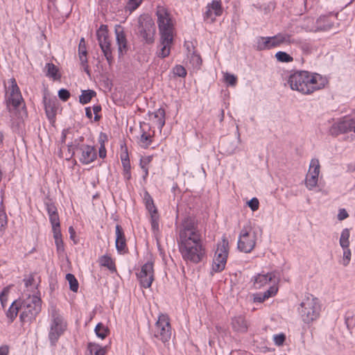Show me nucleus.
<instances>
[{
	"instance_id": "1",
	"label": "nucleus",
	"mask_w": 355,
	"mask_h": 355,
	"mask_svg": "<svg viewBox=\"0 0 355 355\" xmlns=\"http://www.w3.org/2000/svg\"><path fill=\"white\" fill-rule=\"evenodd\" d=\"M178 245L182 258L187 263L198 264L206 257V249L194 218L187 217L182 220Z\"/></svg>"
},
{
	"instance_id": "2",
	"label": "nucleus",
	"mask_w": 355,
	"mask_h": 355,
	"mask_svg": "<svg viewBox=\"0 0 355 355\" xmlns=\"http://www.w3.org/2000/svg\"><path fill=\"white\" fill-rule=\"evenodd\" d=\"M327 79L317 73L308 71H297L289 76L288 84L291 89L304 95H309L323 89Z\"/></svg>"
},
{
	"instance_id": "3",
	"label": "nucleus",
	"mask_w": 355,
	"mask_h": 355,
	"mask_svg": "<svg viewBox=\"0 0 355 355\" xmlns=\"http://www.w3.org/2000/svg\"><path fill=\"white\" fill-rule=\"evenodd\" d=\"M21 313L19 318L21 322H31L35 318L42 309V300L39 295L27 294L24 300H20Z\"/></svg>"
},
{
	"instance_id": "4",
	"label": "nucleus",
	"mask_w": 355,
	"mask_h": 355,
	"mask_svg": "<svg viewBox=\"0 0 355 355\" xmlns=\"http://www.w3.org/2000/svg\"><path fill=\"white\" fill-rule=\"evenodd\" d=\"M302 320L307 324L318 318L320 312L319 300L312 295H306L298 309Z\"/></svg>"
},
{
	"instance_id": "5",
	"label": "nucleus",
	"mask_w": 355,
	"mask_h": 355,
	"mask_svg": "<svg viewBox=\"0 0 355 355\" xmlns=\"http://www.w3.org/2000/svg\"><path fill=\"white\" fill-rule=\"evenodd\" d=\"M227 257L228 241L225 238H223L222 241L217 244V248L212 259L210 270L211 275L220 272L225 269Z\"/></svg>"
},
{
	"instance_id": "6",
	"label": "nucleus",
	"mask_w": 355,
	"mask_h": 355,
	"mask_svg": "<svg viewBox=\"0 0 355 355\" xmlns=\"http://www.w3.org/2000/svg\"><path fill=\"white\" fill-rule=\"evenodd\" d=\"M8 84L6 91L5 103L7 110L10 112L12 109H17L24 103V98L15 78L9 79Z\"/></svg>"
},
{
	"instance_id": "7",
	"label": "nucleus",
	"mask_w": 355,
	"mask_h": 355,
	"mask_svg": "<svg viewBox=\"0 0 355 355\" xmlns=\"http://www.w3.org/2000/svg\"><path fill=\"white\" fill-rule=\"evenodd\" d=\"M156 16L160 35L173 36L174 22L168 9L163 6H157Z\"/></svg>"
},
{
	"instance_id": "8",
	"label": "nucleus",
	"mask_w": 355,
	"mask_h": 355,
	"mask_svg": "<svg viewBox=\"0 0 355 355\" xmlns=\"http://www.w3.org/2000/svg\"><path fill=\"white\" fill-rule=\"evenodd\" d=\"M328 132L334 137L340 134L352 133V135L355 137V113L334 121L329 127Z\"/></svg>"
},
{
	"instance_id": "9",
	"label": "nucleus",
	"mask_w": 355,
	"mask_h": 355,
	"mask_svg": "<svg viewBox=\"0 0 355 355\" xmlns=\"http://www.w3.org/2000/svg\"><path fill=\"white\" fill-rule=\"evenodd\" d=\"M258 239L257 232L251 227H243L237 242V248L245 253H249L254 248Z\"/></svg>"
},
{
	"instance_id": "10",
	"label": "nucleus",
	"mask_w": 355,
	"mask_h": 355,
	"mask_svg": "<svg viewBox=\"0 0 355 355\" xmlns=\"http://www.w3.org/2000/svg\"><path fill=\"white\" fill-rule=\"evenodd\" d=\"M67 329V322L55 309L51 311V320L49 332V338L52 345H55L59 338Z\"/></svg>"
},
{
	"instance_id": "11",
	"label": "nucleus",
	"mask_w": 355,
	"mask_h": 355,
	"mask_svg": "<svg viewBox=\"0 0 355 355\" xmlns=\"http://www.w3.org/2000/svg\"><path fill=\"white\" fill-rule=\"evenodd\" d=\"M97 40L101 49L109 65L113 62L111 41L108 37L106 26L101 25L96 32Z\"/></svg>"
},
{
	"instance_id": "12",
	"label": "nucleus",
	"mask_w": 355,
	"mask_h": 355,
	"mask_svg": "<svg viewBox=\"0 0 355 355\" xmlns=\"http://www.w3.org/2000/svg\"><path fill=\"white\" fill-rule=\"evenodd\" d=\"M154 336L163 343L168 341L171 336V328L169 318L166 315L159 316L155 325Z\"/></svg>"
},
{
	"instance_id": "13",
	"label": "nucleus",
	"mask_w": 355,
	"mask_h": 355,
	"mask_svg": "<svg viewBox=\"0 0 355 355\" xmlns=\"http://www.w3.org/2000/svg\"><path fill=\"white\" fill-rule=\"evenodd\" d=\"M137 277L142 288H148L154 281V261L150 259L144 263L141 270L137 273Z\"/></svg>"
},
{
	"instance_id": "14",
	"label": "nucleus",
	"mask_w": 355,
	"mask_h": 355,
	"mask_svg": "<svg viewBox=\"0 0 355 355\" xmlns=\"http://www.w3.org/2000/svg\"><path fill=\"white\" fill-rule=\"evenodd\" d=\"M320 168V165L319 160L316 158L312 159L305 178V185L309 190H313L318 186Z\"/></svg>"
},
{
	"instance_id": "15",
	"label": "nucleus",
	"mask_w": 355,
	"mask_h": 355,
	"mask_svg": "<svg viewBox=\"0 0 355 355\" xmlns=\"http://www.w3.org/2000/svg\"><path fill=\"white\" fill-rule=\"evenodd\" d=\"M279 281V275L275 272H270L266 274L261 273L254 277V287L256 289H260L267 285L269 282L272 286H277Z\"/></svg>"
},
{
	"instance_id": "16",
	"label": "nucleus",
	"mask_w": 355,
	"mask_h": 355,
	"mask_svg": "<svg viewBox=\"0 0 355 355\" xmlns=\"http://www.w3.org/2000/svg\"><path fill=\"white\" fill-rule=\"evenodd\" d=\"M155 33V24L151 19L145 20L139 23V36L148 44L154 42Z\"/></svg>"
},
{
	"instance_id": "17",
	"label": "nucleus",
	"mask_w": 355,
	"mask_h": 355,
	"mask_svg": "<svg viewBox=\"0 0 355 355\" xmlns=\"http://www.w3.org/2000/svg\"><path fill=\"white\" fill-rule=\"evenodd\" d=\"M78 159L83 164H89L96 158V151L94 146L82 145L78 148Z\"/></svg>"
},
{
	"instance_id": "18",
	"label": "nucleus",
	"mask_w": 355,
	"mask_h": 355,
	"mask_svg": "<svg viewBox=\"0 0 355 355\" xmlns=\"http://www.w3.org/2000/svg\"><path fill=\"white\" fill-rule=\"evenodd\" d=\"M206 11L204 14L205 19L214 21L216 17L220 16L223 13V8L220 0H213L211 3H208L206 7Z\"/></svg>"
},
{
	"instance_id": "19",
	"label": "nucleus",
	"mask_w": 355,
	"mask_h": 355,
	"mask_svg": "<svg viewBox=\"0 0 355 355\" xmlns=\"http://www.w3.org/2000/svg\"><path fill=\"white\" fill-rule=\"evenodd\" d=\"M115 35L119 56L122 57L128 51V42L124 31L121 26H116Z\"/></svg>"
},
{
	"instance_id": "20",
	"label": "nucleus",
	"mask_w": 355,
	"mask_h": 355,
	"mask_svg": "<svg viewBox=\"0 0 355 355\" xmlns=\"http://www.w3.org/2000/svg\"><path fill=\"white\" fill-rule=\"evenodd\" d=\"M272 49L281 46L282 45H291L295 42L292 35L287 33H279L270 37Z\"/></svg>"
},
{
	"instance_id": "21",
	"label": "nucleus",
	"mask_w": 355,
	"mask_h": 355,
	"mask_svg": "<svg viewBox=\"0 0 355 355\" xmlns=\"http://www.w3.org/2000/svg\"><path fill=\"white\" fill-rule=\"evenodd\" d=\"M46 209L47 211L50 223L52 228L60 226V218L57 208L55 204L51 200L44 202Z\"/></svg>"
},
{
	"instance_id": "22",
	"label": "nucleus",
	"mask_w": 355,
	"mask_h": 355,
	"mask_svg": "<svg viewBox=\"0 0 355 355\" xmlns=\"http://www.w3.org/2000/svg\"><path fill=\"white\" fill-rule=\"evenodd\" d=\"M294 41L295 42L292 43V44L297 46L301 49L303 54L309 55L317 51L315 45L313 42L311 40L294 38Z\"/></svg>"
},
{
	"instance_id": "23",
	"label": "nucleus",
	"mask_w": 355,
	"mask_h": 355,
	"mask_svg": "<svg viewBox=\"0 0 355 355\" xmlns=\"http://www.w3.org/2000/svg\"><path fill=\"white\" fill-rule=\"evenodd\" d=\"M173 37L168 35H160L161 49L157 52V55L160 58L167 57L171 52V45L173 42Z\"/></svg>"
},
{
	"instance_id": "24",
	"label": "nucleus",
	"mask_w": 355,
	"mask_h": 355,
	"mask_svg": "<svg viewBox=\"0 0 355 355\" xmlns=\"http://www.w3.org/2000/svg\"><path fill=\"white\" fill-rule=\"evenodd\" d=\"M231 324L233 330L239 333H245L248 329V322L241 315L232 318Z\"/></svg>"
},
{
	"instance_id": "25",
	"label": "nucleus",
	"mask_w": 355,
	"mask_h": 355,
	"mask_svg": "<svg viewBox=\"0 0 355 355\" xmlns=\"http://www.w3.org/2000/svg\"><path fill=\"white\" fill-rule=\"evenodd\" d=\"M116 248L120 254H123L126 252V243L123 231L119 225L116 226Z\"/></svg>"
},
{
	"instance_id": "26",
	"label": "nucleus",
	"mask_w": 355,
	"mask_h": 355,
	"mask_svg": "<svg viewBox=\"0 0 355 355\" xmlns=\"http://www.w3.org/2000/svg\"><path fill=\"white\" fill-rule=\"evenodd\" d=\"M19 311L21 312L20 299L13 301L6 312L8 323H12L15 320Z\"/></svg>"
},
{
	"instance_id": "27",
	"label": "nucleus",
	"mask_w": 355,
	"mask_h": 355,
	"mask_svg": "<svg viewBox=\"0 0 355 355\" xmlns=\"http://www.w3.org/2000/svg\"><path fill=\"white\" fill-rule=\"evenodd\" d=\"M78 55L79 59L80 61V64L82 67L84 68V70L89 73V71L88 69L87 65V49L85 46V39L82 37L80 40L79 46H78Z\"/></svg>"
},
{
	"instance_id": "28",
	"label": "nucleus",
	"mask_w": 355,
	"mask_h": 355,
	"mask_svg": "<svg viewBox=\"0 0 355 355\" xmlns=\"http://www.w3.org/2000/svg\"><path fill=\"white\" fill-rule=\"evenodd\" d=\"M44 108L46 114L49 119L53 120L57 110L56 100L47 99L46 97L44 98Z\"/></svg>"
},
{
	"instance_id": "29",
	"label": "nucleus",
	"mask_w": 355,
	"mask_h": 355,
	"mask_svg": "<svg viewBox=\"0 0 355 355\" xmlns=\"http://www.w3.org/2000/svg\"><path fill=\"white\" fill-rule=\"evenodd\" d=\"M254 47L257 51H264L272 49L270 37H257L256 38Z\"/></svg>"
},
{
	"instance_id": "30",
	"label": "nucleus",
	"mask_w": 355,
	"mask_h": 355,
	"mask_svg": "<svg viewBox=\"0 0 355 355\" xmlns=\"http://www.w3.org/2000/svg\"><path fill=\"white\" fill-rule=\"evenodd\" d=\"M278 288L277 286H271L270 288L263 293H257L254 295V302H263L266 299L274 296L277 293Z\"/></svg>"
},
{
	"instance_id": "31",
	"label": "nucleus",
	"mask_w": 355,
	"mask_h": 355,
	"mask_svg": "<svg viewBox=\"0 0 355 355\" xmlns=\"http://www.w3.org/2000/svg\"><path fill=\"white\" fill-rule=\"evenodd\" d=\"M151 118L157 128L162 130L165 125V110L161 107L157 109L151 114Z\"/></svg>"
},
{
	"instance_id": "32",
	"label": "nucleus",
	"mask_w": 355,
	"mask_h": 355,
	"mask_svg": "<svg viewBox=\"0 0 355 355\" xmlns=\"http://www.w3.org/2000/svg\"><path fill=\"white\" fill-rule=\"evenodd\" d=\"M52 231L53 233V238L55 240L57 252L58 254H62L64 252V247L62 239L60 226L52 228Z\"/></svg>"
},
{
	"instance_id": "33",
	"label": "nucleus",
	"mask_w": 355,
	"mask_h": 355,
	"mask_svg": "<svg viewBox=\"0 0 355 355\" xmlns=\"http://www.w3.org/2000/svg\"><path fill=\"white\" fill-rule=\"evenodd\" d=\"M96 95V92L92 89L82 90L81 94L79 96V102L83 105L87 104Z\"/></svg>"
},
{
	"instance_id": "34",
	"label": "nucleus",
	"mask_w": 355,
	"mask_h": 355,
	"mask_svg": "<svg viewBox=\"0 0 355 355\" xmlns=\"http://www.w3.org/2000/svg\"><path fill=\"white\" fill-rule=\"evenodd\" d=\"M349 236H350V230L348 228H345L343 230L340 234L339 244L342 248H347L349 247Z\"/></svg>"
},
{
	"instance_id": "35",
	"label": "nucleus",
	"mask_w": 355,
	"mask_h": 355,
	"mask_svg": "<svg viewBox=\"0 0 355 355\" xmlns=\"http://www.w3.org/2000/svg\"><path fill=\"white\" fill-rule=\"evenodd\" d=\"M144 200L146 208L150 212V214H152V213L155 214V213L157 212V209L155 206L153 198L150 196V195L147 191H146L144 193Z\"/></svg>"
},
{
	"instance_id": "36",
	"label": "nucleus",
	"mask_w": 355,
	"mask_h": 355,
	"mask_svg": "<svg viewBox=\"0 0 355 355\" xmlns=\"http://www.w3.org/2000/svg\"><path fill=\"white\" fill-rule=\"evenodd\" d=\"M89 355H105V349L96 343H89L87 347Z\"/></svg>"
},
{
	"instance_id": "37",
	"label": "nucleus",
	"mask_w": 355,
	"mask_h": 355,
	"mask_svg": "<svg viewBox=\"0 0 355 355\" xmlns=\"http://www.w3.org/2000/svg\"><path fill=\"white\" fill-rule=\"evenodd\" d=\"M99 264L101 266L107 267L109 270H115V266L111 257L108 255H103L99 258Z\"/></svg>"
},
{
	"instance_id": "38",
	"label": "nucleus",
	"mask_w": 355,
	"mask_h": 355,
	"mask_svg": "<svg viewBox=\"0 0 355 355\" xmlns=\"http://www.w3.org/2000/svg\"><path fill=\"white\" fill-rule=\"evenodd\" d=\"M152 161V157L151 156H145L142 157L140 159V167L144 171V179H146L147 176L148 175V164Z\"/></svg>"
},
{
	"instance_id": "39",
	"label": "nucleus",
	"mask_w": 355,
	"mask_h": 355,
	"mask_svg": "<svg viewBox=\"0 0 355 355\" xmlns=\"http://www.w3.org/2000/svg\"><path fill=\"white\" fill-rule=\"evenodd\" d=\"M66 279L69 284L70 290L73 292H77L79 284L75 276L71 273H68L66 275Z\"/></svg>"
},
{
	"instance_id": "40",
	"label": "nucleus",
	"mask_w": 355,
	"mask_h": 355,
	"mask_svg": "<svg viewBox=\"0 0 355 355\" xmlns=\"http://www.w3.org/2000/svg\"><path fill=\"white\" fill-rule=\"evenodd\" d=\"M94 331L96 336L101 339H104L109 332L107 327L101 322L97 324Z\"/></svg>"
},
{
	"instance_id": "41",
	"label": "nucleus",
	"mask_w": 355,
	"mask_h": 355,
	"mask_svg": "<svg viewBox=\"0 0 355 355\" xmlns=\"http://www.w3.org/2000/svg\"><path fill=\"white\" fill-rule=\"evenodd\" d=\"M9 293L10 286L3 288L2 291L0 293V302L3 309H5L7 306Z\"/></svg>"
},
{
	"instance_id": "42",
	"label": "nucleus",
	"mask_w": 355,
	"mask_h": 355,
	"mask_svg": "<svg viewBox=\"0 0 355 355\" xmlns=\"http://www.w3.org/2000/svg\"><path fill=\"white\" fill-rule=\"evenodd\" d=\"M151 143L152 139L150 135H148L146 132H143L139 141L140 146L146 148L151 144Z\"/></svg>"
},
{
	"instance_id": "43",
	"label": "nucleus",
	"mask_w": 355,
	"mask_h": 355,
	"mask_svg": "<svg viewBox=\"0 0 355 355\" xmlns=\"http://www.w3.org/2000/svg\"><path fill=\"white\" fill-rule=\"evenodd\" d=\"M276 59L281 62H291L293 60L292 56L284 51H278L275 53Z\"/></svg>"
},
{
	"instance_id": "44",
	"label": "nucleus",
	"mask_w": 355,
	"mask_h": 355,
	"mask_svg": "<svg viewBox=\"0 0 355 355\" xmlns=\"http://www.w3.org/2000/svg\"><path fill=\"white\" fill-rule=\"evenodd\" d=\"M24 281L25 286L27 288H30V290L32 291L33 293V292H35V293H37V295H39V292L37 291L36 284L35 283V280L33 276L30 275L27 278L24 279Z\"/></svg>"
},
{
	"instance_id": "45",
	"label": "nucleus",
	"mask_w": 355,
	"mask_h": 355,
	"mask_svg": "<svg viewBox=\"0 0 355 355\" xmlns=\"http://www.w3.org/2000/svg\"><path fill=\"white\" fill-rule=\"evenodd\" d=\"M45 69H46V76L55 78L58 77V69L55 64L53 63H47L45 65Z\"/></svg>"
},
{
	"instance_id": "46",
	"label": "nucleus",
	"mask_w": 355,
	"mask_h": 355,
	"mask_svg": "<svg viewBox=\"0 0 355 355\" xmlns=\"http://www.w3.org/2000/svg\"><path fill=\"white\" fill-rule=\"evenodd\" d=\"M172 71L175 76L184 78L187 76L185 68L180 64L175 65L173 68Z\"/></svg>"
},
{
	"instance_id": "47",
	"label": "nucleus",
	"mask_w": 355,
	"mask_h": 355,
	"mask_svg": "<svg viewBox=\"0 0 355 355\" xmlns=\"http://www.w3.org/2000/svg\"><path fill=\"white\" fill-rule=\"evenodd\" d=\"M190 63L195 68H199L202 64V59L199 54L193 52L190 57Z\"/></svg>"
},
{
	"instance_id": "48",
	"label": "nucleus",
	"mask_w": 355,
	"mask_h": 355,
	"mask_svg": "<svg viewBox=\"0 0 355 355\" xmlns=\"http://www.w3.org/2000/svg\"><path fill=\"white\" fill-rule=\"evenodd\" d=\"M142 1L143 0H128L125 6V9L130 12H132L139 6Z\"/></svg>"
},
{
	"instance_id": "49",
	"label": "nucleus",
	"mask_w": 355,
	"mask_h": 355,
	"mask_svg": "<svg viewBox=\"0 0 355 355\" xmlns=\"http://www.w3.org/2000/svg\"><path fill=\"white\" fill-rule=\"evenodd\" d=\"M343 255L342 263L343 266H347L349 263V261L351 260L352 252L349 247L347 248H343Z\"/></svg>"
},
{
	"instance_id": "50",
	"label": "nucleus",
	"mask_w": 355,
	"mask_h": 355,
	"mask_svg": "<svg viewBox=\"0 0 355 355\" xmlns=\"http://www.w3.org/2000/svg\"><path fill=\"white\" fill-rule=\"evenodd\" d=\"M224 80L225 83L230 86H235L237 81L236 77L229 73H224Z\"/></svg>"
},
{
	"instance_id": "51",
	"label": "nucleus",
	"mask_w": 355,
	"mask_h": 355,
	"mask_svg": "<svg viewBox=\"0 0 355 355\" xmlns=\"http://www.w3.org/2000/svg\"><path fill=\"white\" fill-rule=\"evenodd\" d=\"M286 340L284 334L281 333L273 336V341L277 346H282Z\"/></svg>"
},
{
	"instance_id": "52",
	"label": "nucleus",
	"mask_w": 355,
	"mask_h": 355,
	"mask_svg": "<svg viewBox=\"0 0 355 355\" xmlns=\"http://www.w3.org/2000/svg\"><path fill=\"white\" fill-rule=\"evenodd\" d=\"M158 220H159V217L157 216V212L155 213V214L154 213L150 214L151 226L154 230H158V227H159Z\"/></svg>"
},
{
	"instance_id": "53",
	"label": "nucleus",
	"mask_w": 355,
	"mask_h": 355,
	"mask_svg": "<svg viewBox=\"0 0 355 355\" xmlns=\"http://www.w3.org/2000/svg\"><path fill=\"white\" fill-rule=\"evenodd\" d=\"M325 19V17H320L319 19H318L317 21V24H318V27H317V30L318 31H327V30H329L332 27V24H327L326 25H324V26H321L320 24L322 21H324Z\"/></svg>"
},
{
	"instance_id": "54",
	"label": "nucleus",
	"mask_w": 355,
	"mask_h": 355,
	"mask_svg": "<svg viewBox=\"0 0 355 355\" xmlns=\"http://www.w3.org/2000/svg\"><path fill=\"white\" fill-rule=\"evenodd\" d=\"M58 96L62 101H67L70 97V93L66 89H61L58 92Z\"/></svg>"
},
{
	"instance_id": "55",
	"label": "nucleus",
	"mask_w": 355,
	"mask_h": 355,
	"mask_svg": "<svg viewBox=\"0 0 355 355\" xmlns=\"http://www.w3.org/2000/svg\"><path fill=\"white\" fill-rule=\"evenodd\" d=\"M248 204L253 211H257L259 209V202L257 198H252L250 201H248Z\"/></svg>"
},
{
	"instance_id": "56",
	"label": "nucleus",
	"mask_w": 355,
	"mask_h": 355,
	"mask_svg": "<svg viewBox=\"0 0 355 355\" xmlns=\"http://www.w3.org/2000/svg\"><path fill=\"white\" fill-rule=\"evenodd\" d=\"M7 225V216L3 211H0V231Z\"/></svg>"
},
{
	"instance_id": "57",
	"label": "nucleus",
	"mask_w": 355,
	"mask_h": 355,
	"mask_svg": "<svg viewBox=\"0 0 355 355\" xmlns=\"http://www.w3.org/2000/svg\"><path fill=\"white\" fill-rule=\"evenodd\" d=\"M93 112L95 114L94 121H98L101 116L98 115V113L101 110V106L100 105H94L92 107Z\"/></svg>"
},
{
	"instance_id": "58",
	"label": "nucleus",
	"mask_w": 355,
	"mask_h": 355,
	"mask_svg": "<svg viewBox=\"0 0 355 355\" xmlns=\"http://www.w3.org/2000/svg\"><path fill=\"white\" fill-rule=\"evenodd\" d=\"M349 216L347 211L345 209H340L338 214V219L339 220H343Z\"/></svg>"
},
{
	"instance_id": "59",
	"label": "nucleus",
	"mask_w": 355,
	"mask_h": 355,
	"mask_svg": "<svg viewBox=\"0 0 355 355\" xmlns=\"http://www.w3.org/2000/svg\"><path fill=\"white\" fill-rule=\"evenodd\" d=\"M106 149L105 147L104 141L101 142V146L98 149V155L101 158H105L106 157Z\"/></svg>"
},
{
	"instance_id": "60",
	"label": "nucleus",
	"mask_w": 355,
	"mask_h": 355,
	"mask_svg": "<svg viewBox=\"0 0 355 355\" xmlns=\"http://www.w3.org/2000/svg\"><path fill=\"white\" fill-rule=\"evenodd\" d=\"M121 163L123 166V169L124 168H131L130 159L123 158V157H121Z\"/></svg>"
},
{
	"instance_id": "61",
	"label": "nucleus",
	"mask_w": 355,
	"mask_h": 355,
	"mask_svg": "<svg viewBox=\"0 0 355 355\" xmlns=\"http://www.w3.org/2000/svg\"><path fill=\"white\" fill-rule=\"evenodd\" d=\"M130 169L131 168H124V169H123V178L125 180H130L131 179Z\"/></svg>"
},
{
	"instance_id": "62",
	"label": "nucleus",
	"mask_w": 355,
	"mask_h": 355,
	"mask_svg": "<svg viewBox=\"0 0 355 355\" xmlns=\"http://www.w3.org/2000/svg\"><path fill=\"white\" fill-rule=\"evenodd\" d=\"M9 347L6 345L0 347V355H8Z\"/></svg>"
},
{
	"instance_id": "63",
	"label": "nucleus",
	"mask_w": 355,
	"mask_h": 355,
	"mask_svg": "<svg viewBox=\"0 0 355 355\" xmlns=\"http://www.w3.org/2000/svg\"><path fill=\"white\" fill-rule=\"evenodd\" d=\"M85 115L88 119L92 118V112L90 107H87L85 108Z\"/></svg>"
},
{
	"instance_id": "64",
	"label": "nucleus",
	"mask_w": 355,
	"mask_h": 355,
	"mask_svg": "<svg viewBox=\"0 0 355 355\" xmlns=\"http://www.w3.org/2000/svg\"><path fill=\"white\" fill-rule=\"evenodd\" d=\"M69 232L70 234V238L71 239H74V237H75V235H76V232H75V230L73 229V227L72 226H70L69 227Z\"/></svg>"
}]
</instances>
